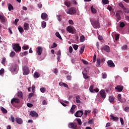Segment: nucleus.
I'll use <instances>...</instances> for the list:
<instances>
[{"mask_svg":"<svg viewBox=\"0 0 129 129\" xmlns=\"http://www.w3.org/2000/svg\"><path fill=\"white\" fill-rule=\"evenodd\" d=\"M91 24L95 29H99L100 28V24H99V21L93 20L91 21Z\"/></svg>","mask_w":129,"mask_h":129,"instance_id":"obj_1","label":"nucleus"},{"mask_svg":"<svg viewBox=\"0 0 129 129\" xmlns=\"http://www.w3.org/2000/svg\"><path fill=\"white\" fill-rule=\"evenodd\" d=\"M23 75H29L30 74V70H29V67L27 66H24L23 67Z\"/></svg>","mask_w":129,"mask_h":129,"instance_id":"obj_2","label":"nucleus"},{"mask_svg":"<svg viewBox=\"0 0 129 129\" xmlns=\"http://www.w3.org/2000/svg\"><path fill=\"white\" fill-rule=\"evenodd\" d=\"M13 49L16 53L20 52L21 50H22V47L20 46L19 44H15L13 45Z\"/></svg>","mask_w":129,"mask_h":129,"instance_id":"obj_3","label":"nucleus"},{"mask_svg":"<svg viewBox=\"0 0 129 129\" xmlns=\"http://www.w3.org/2000/svg\"><path fill=\"white\" fill-rule=\"evenodd\" d=\"M18 70L19 66H18V64H13L10 69V71H11V72L17 73Z\"/></svg>","mask_w":129,"mask_h":129,"instance_id":"obj_4","label":"nucleus"},{"mask_svg":"<svg viewBox=\"0 0 129 129\" xmlns=\"http://www.w3.org/2000/svg\"><path fill=\"white\" fill-rule=\"evenodd\" d=\"M67 14H69V15H74V14H76V9L74 7H71L69 9V11L67 12Z\"/></svg>","mask_w":129,"mask_h":129,"instance_id":"obj_5","label":"nucleus"},{"mask_svg":"<svg viewBox=\"0 0 129 129\" xmlns=\"http://www.w3.org/2000/svg\"><path fill=\"white\" fill-rule=\"evenodd\" d=\"M0 20H1L2 24H3V25H6V24H8V20L7 19V18L5 17V16L0 15Z\"/></svg>","mask_w":129,"mask_h":129,"instance_id":"obj_6","label":"nucleus"},{"mask_svg":"<svg viewBox=\"0 0 129 129\" xmlns=\"http://www.w3.org/2000/svg\"><path fill=\"white\" fill-rule=\"evenodd\" d=\"M68 127L72 129L77 128V123L76 122H70L68 124Z\"/></svg>","mask_w":129,"mask_h":129,"instance_id":"obj_7","label":"nucleus"},{"mask_svg":"<svg viewBox=\"0 0 129 129\" xmlns=\"http://www.w3.org/2000/svg\"><path fill=\"white\" fill-rule=\"evenodd\" d=\"M120 15H122V11L120 10L117 11L116 13V17L117 20H118V21H120V20H121V18L120 17Z\"/></svg>","mask_w":129,"mask_h":129,"instance_id":"obj_8","label":"nucleus"},{"mask_svg":"<svg viewBox=\"0 0 129 129\" xmlns=\"http://www.w3.org/2000/svg\"><path fill=\"white\" fill-rule=\"evenodd\" d=\"M82 115H83V111L82 110H78L75 113L76 117H81Z\"/></svg>","mask_w":129,"mask_h":129,"instance_id":"obj_9","label":"nucleus"},{"mask_svg":"<svg viewBox=\"0 0 129 129\" xmlns=\"http://www.w3.org/2000/svg\"><path fill=\"white\" fill-rule=\"evenodd\" d=\"M67 32L70 33L71 34H74V32L75 31V29H73L71 26H68L67 27Z\"/></svg>","mask_w":129,"mask_h":129,"instance_id":"obj_10","label":"nucleus"},{"mask_svg":"<svg viewBox=\"0 0 129 129\" xmlns=\"http://www.w3.org/2000/svg\"><path fill=\"white\" fill-rule=\"evenodd\" d=\"M108 66L109 67H111V68H113V67H115V65L113 63V61L111 60H109L107 61Z\"/></svg>","mask_w":129,"mask_h":129,"instance_id":"obj_11","label":"nucleus"},{"mask_svg":"<svg viewBox=\"0 0 129 129\" xmlns=\"http://www.w3.org/2000/svg\"><path fill=\"white\" fill-rule=\"evenodd\" d=\"M30 114L32 117H38V116H39V114H38L37 113L34 111H31Z\"/></svg>","mask_w":129,"mask_h":129,"instance_id":"obj_12","label":"nucleus"},{"mask_svg":"<svg viewBox=\"0 0 129 129\" xmlns=\"http://www.w3.org/2000/svg\"><path fill=\"white\" fill-rule=\"evenodd\" d=\"M115 89L118 91V92H121L122 91V90L123 89V86H117Z\"/></svg>","mask_w":129,"mask_h":129,"instance_id":"obj_13","label":"nucleus"},{"mask_svg":"<svg viewBox=\"0 0 129 129\" xmlns=\"http://www.w3.org/2000/svg\"><path fill=\"white\" fill-rule=\"evenodd\" d=\"M110 119L111 120H113V121H118V117H115L113 116V115H110Z\"/></svg>","mask_w":129,"mask_h":129,"instance_id":"obj_14","label":"nucleus"},{"mask_svg":"<svg viewBox=\"0 0 129 129\" xmlns=\"http://www.w3.org/2000/svg\"><path fill=\"white\" fill-rule=\"evenodd\" d=\"M100 94L103 98H105L106 97V94L105 93V91L104 90H101L100 92Z\"/></svg>","mask_w":129,"mask_h":129,"instance_id":"obj_15","label":"nucleus"},{"mask_svg":"<svg viewBox=\"0 0 129 129\" xmlns=\"http://www.w3.org/2000/svg\"><path fill=\"white\" fill-rule=\"evenodd\" d=\"M37 54L40 56L41 54H42V52H43V48L41 46H38L37 47Z\"/></svg>","mask_w":129,"mask_h":129,"instance_id":"obj_16","label":"nucleus"},{"mask_svg":"<svg viewBox=\"0 0 129 129\" xmlns=\"http://www.w3.org/2000/svg\"><path fill=\"white\" fill-rule=\"evenodd\" d=\"M14 102H15V103H20V99H19L18 98H13L11 100L12 104H13V103H14Z\"/></svg>","mask_w":129,"mask_h":129,"instance_id":"obj_17","label":"nucleus"},{"mask_svg":"<svg viewBox=\"0 0 129 129\" xmlns=\"http://www.w3.org/2000/svg\"><path fill=\"white\" fill-rule=\"evenodd\" d=\"M16 121L18 124H23V119L21 118L17 117L16 118Z\"/></svg>","mask_w":129,"mask_h":129,"instance_id":"obj_18","label":"nucleus"},{"mask_svg":"<svg viewBox=\"0 0 129 129\" xmlns=\"http://www.w3.org/2000/svg\"><path fill=\"white\" fill-rule=\"evenodd\" d=\"M103 49L104 51L107 52V53H109L110 52V48L108 46V45L104 46Z\"/></svg>","mask_w":129,"mask_h":129,"instance_id":"obj_19","label":"nucleus"},{"mask_svg":"<svg viewBox=\"0 0 129 129\" xmlns=\"http://www.w3.org/2000/svg\"><path fill=\"white\" fill-rule=\"evenodd\" d=\"M41 18L42 20H46L48 18V15L46 13H43L41 14Z\"/></svg>","mask_w":129,"mask_h":129,"instance_id":"obj_20","label":"nucleus"},{"mask_svg":"<svg viewBox=\"0 0 129 129\" xmlns=\"http://www.w3.org/2000/svg\"><path fill=\"white\" fill-rule=\"evenodd\" d=\"M76 108V105H73L71 109L70 110V112H71V113L72 114H73V113H74V112H75V109Z\"/></svg>","mask_w":129,"mask_h":129,"instance_id":"obj_21","label":"nucleus"},{"mask_svg":"<svg viewBox=\"0 0 129 129\" xmlns=\"http://www.w3.org/2000/svg\"><path fill=\"white\" fill-rule=\"evenodd\" d=\"M59 86H63L64 87H66V88H69V87H68V85L62 82H59Z\"/></svg>","mask_w":129,"mask_h":129,"instance_id":"obj_22","label":"nucleus"},{"mask_svg":"<svg viewBox=\"0 0 129 129\" xmlns=\"http://www.w3.org/2000/svg\"><path fill=\"white\" fill-rule=\"evenodd\" d=\"M115 98L113 97V96H110L109 97V102L111 103H113V102L114 101Z\"/></svg>","mask_w":129,"mask_h":129,"instance_id":"obj_23","label":"nucleus"},{"mask_svg":"<svg viewBox=\"0 0 129 129\" xmlns=\"http://www.w3.org/2000/svg\"><path fill=\"white\" fill-rule=\"evenodd\" d=\"M24 29L25 31H27V30H29V24H28V23L24 24Z\"/></svg>","mask_w":129,"mask_h":129,"instance_id":"obj_24","label":"nucleus"},{"mask_svg":"<svg viewBox=\"0 0 129 129\" xmlns=\"http://www.w3.org/2000/svg\"><path fill=\"white\" fill-rule=\"evenodd\" d=\"M64 5H65V6L68 7V8H70V6L71 5V2H70V1H66V2H64Z\"/></svg>","mask_w":129,"mask_h":129,"instance_id":"obj_25","label":"nucleus"},{"mask_svg":"<svg viewBox=\"0 0 129 129\" xmlns=\"http://www.w3.org/2000/svg\"><path fill=\"white\" fill-rule=\"evenodd\" d=\"M33 76L34 78H39V77H40V73H39L38 72H35L33 74Z\"/></svg>","mask_w":129,"mask_h":129,"instance_id":"obj_26","label":"nucleus"},{"mask_svg":"<svg viewBox=\"0 0 129 129\" xmlns=\"http://www.w3.org/2000/svg\"><path fill=\"white\" fill-rule=\"evenodd\" d=\"M17 96L20 98H22L23 97V92H22V91H19L17 93Z\"/></svg>","mask_w":129,"mask_h":129,"instance_id":"obj_27","label":"nucleus"},{"mask_svg":"<svg viewBox=\"0 0 129 129\" xmlns=\"http://www.w3.org/2000/svg\"><path fill=\"white\" fill-rule=\"evenodd\" d=\"M1 110L3 113H8V110H7V109H6L3 107H1Z\"/></svg>","mask_w":129,"mask_h":129,"instance_id":"obj_28","label":"nucleus"},{"mask_svg":"<svg viewBox=\"0 0 129 129\" xmlns=\"http://www.w3.org/2000/svg\"><path fill=\"white\" fill-rule=\"evenodd\" d=\"M100 63H101L100 58H97V64H96L97 67H99L100 66Z\"/></svg>","mask_w":129,"mask_h":129,"instance_id":"obj_29","label":"nucleus"},{"mask_svg":"<svg viewBox=\"0 0 129 129\" xmlns=\"http://www.w3.org/2000/svg\"><path fill=\"white\" fill-rule=\"evenodd\" d=\"M91 10L92 14H96V9L93 7V6H92L91 7Z\"/></svg>","mask_w":129,"mask_h":129,"instance_id":"obj_30","label":"nucleus"},{"mask_svg":"<svg viewBox=\"0 0 129 129\" xmlns=\"http://www.w3.org/2000/svg\"><path fill=\"white\" fill-rule=\"evenodd\" d=\"M8 10L10 11H12V10H14V7H13V5H12V4H9L8 5Z\"/></svg>","mask_w":129,"mask_h":129,"instance_id":"obj_31","label":"nucleus"},{"mask_svg":"<svg viewBox=\"0 0 129 129\" xmlns=\"http://www.w3.org/2000/svg\"><path fill=\"white\" fill-rule=\"evenodd\" d=\"M117 99H118V101H119L120 102H122L121 94H118Z\"/></svg>","mask_w":129,"mask_h":129,"instance_id":"obj_32","label":"nucleus"},{"mask_svg":"<svg viewBox=\"0 0 129 129\" xmlns=\"http://www.w3.org/2000/svg\"><path fill=\"white\" fill-rule=\"evenodd\" d=\"M46 26H47V23L45 21H43L41 23V27L42 28H46Z\"/></svg>","mask_w":129,"mask_h":129,"instance_id":"obj_33","label":"nucleus"},{"mask_svg":"<svg viewBox=\"0 0 129 129\" xmlns=\"http://www.w3.org/2000/svg\"><path fill=\"white\" fill-rule=\"evenodd\" d=\"M76 120H77L79 125H81L82 124V122L81 121V119L79 118H76Z\"/></svg>","mask_w":129,"mask_h":129,"instance_id":"obj_34","label":"nucleus"},{"mask_svg":"<svg viewBox=\"0 0 129 129\" xmlns=\"http://www.w3.org/2000/svg\"><path fill=\"white\" fill-rule=\"evenodd\" d=\"M84 49H85V46H83L81 47V49L80 50V54H82L84 52Z\"/></svg>","mask_w":129,"mask_h":129,"instance_id":"obj_35","label":"nucleus"},{"mask_svg":"<svg viewBox=\"0 0 129 129\" xmlns=\"http://www.w3.org/2000/svg\"><path fill=\"white\" fill-rule=\"evenodd\" d=\"M55 36H56L57 38H58V39L62 40V37H61V35H60V33H59V32H56Z\"/></svg>","mask_w":129,"mask_h":129,"instance_id":"obj_36","label":"nucleus"},{"mask_svg":"<svg viewBox=\"0 0 129 129\" xmlns=\"http://www.w3.org/2000/svg\"><path fill=\"white\" fill-rule=\"evenodd\" d=\"M56 17H57V20L58 22H61V21H62V16L59 15H57Z\"/></svg>","mask_w":129,"mask_h":129,"instance_id":"obj_37","label":"nucleus"},{"mask_svg":"<svg viewBox=\"0 0 129 129\" xmlns=\"http://www.w3.org/2000/svg\"><path fill=\"white\" fill-rule=\"evenodd\" d=\"M85 41V37H84V35H82L80 37V41L82 42Z\"/></svg>","mask_w":129,"mask_h":129,"instance_id":"obj_38","label":"nucleus"},{"mask_svg":"<svg viewBox=\"0 0 129 129\" xmlns=\"http://www.w3.org/2000/svg\"><path fill=\"white\" fill-rule=\"evenodd\" d=\"M83 75L84 78H85V79H88V78H89V77H88V76H87V74H86V73L84 74L83 72Z\"/></svg>","mask_w":129,"mask_h":129,"instance_id":"obj_39","label":"nucleus"},{"mask_svg":"<svg viewBox=\"0 0 129 129\" xmlns=\"http://www.w3.org/2000/svg\"><path fill=\"white\" fill-rule=\"evenodd\" d=\"M40 90L42 93H44L46 92V89L44 87L41 88Z\"/></svg>","mask_w":129,"mask_h":129,"instance_id":"obj_40","label":"nucleus"},{"mask_svg":"<svg viewBox=\"0 0 129 129\" xmlns=\"http://www.w3.org/2000/svg\"><path fill=\"white\" fill-rule=\"evenodd\" d=\"M18 30H19L20 33H23V32H24V29L22 28V27L21 26L18 27Z\"/></svg>","mask_w":129,"mask_h":129,"instance_id":"obj_41","label":"nucleus"},{"mask_svg":"<svg viewBox=\"0 0 129 129\" xmlns=\"http://www.w3.org/2000/svg\"><path fill=\"white\" fill-rule=\"evenodd\" d=\"M102 2L104 4V5H107L109 3V1H108V0H102Z\"/></svg>","mask_w":129,"mask_h":129,"instance_id":"obj_42","label":"nucleus"},{"mask_svg":"<svg viewBox=\"0 0 129 129\" xmlns=\"http://www.w3.org/2000/svg\"><path fill=\"white\" fill-rule=\"evenodd\" d=\"M14 56H16V52H15L14 51H12L10 53V57H14Z\"/></svg>","mask_w":129,"mask_h":129,"instance_id":"obj_43","label":"nucleus"},{"mask_svg":"<svg viewBox=\"0 0 129 129\" xmlns=\"http://www.w3.org/2000/svg\"><path fill=\"white\" fill-rule=\"evenodd\" d=\"M89 90L90 92H94V90H93V85H91L89 88Z\"/></svg>","mask_w":129,"mask_h":129,"instance_id":"obj_44","label":"nucleus"},{"mask_svg":"<svg viewBox=\"0 0 129 129\" xmlns=\"http://www.w3.org/2000/svg\"><path fill=\"white\" fill-rule=\"evenodd\" d=\"M119 39V34H115V41H117Z\"/></svg>","mask_w":129,"mask_h":129,"instance_id":"obj_45","label":"nucleus"},{"mask_svg":"<svg viewBox=\"0 0 129 129\" xmlns=\"http://www.w3.org/2000/svg\"><path fill=\"white\" fill-rule=\"evenodd\" d=\"M123 10H124V13H125V14L129 13V9L128 8H125V7L124 9H123Z\"/></svg>","mask_w":129,"mask_h":129,"instance_id":"obj_46","label":"nucleus"},{"mask_svg":"<svg viewBox=\"0 0 129 129\" xmlns=\"http://www.w3.org/2000/svg\"><path fill=\"white\" fill-rule=\"evenodd\" d=\"M102 78H103V79H105V78H106V77H107V75H106V74L105 73H102Z\"/></svg>","mask_w":129,"mask_h":129,"instance_id":"obj_47","label":"nucleus"},{"mask_svg":"<svg viewBox=\"0 0 129 129\" xmlns=\"http://www.w3.org/2000/svg\"><path fill=\"white\" fill-rule=\"evenodd\" d=\"M119 7H120V8H121V9H122V10H123V9H124V6H123V4H122L121 3H119Z\"/></svg>","mask_w":129,"mask_h":129,"instance_id":"obj_48","label":"nucleus"},{"mask_svg":"<svg viewBox=\"0 0 129 129\" xmlns=\"http://www.w3.org/2000/svg\"><path fill=\"white\" fill-rule=\"evenodd\" d=\"M22 49H23V50H28L29 49V46L28 45L23 46L22 47Z\"/></svg>","mask_w":129,"mask_h":129,"instance_id":"obj_49","label":"nucleus"},{"mask_svg":"<svg viewBox=\"0 0 129 129\" xmlns=\"http://www.w3.org/2000/svg\"><path fill=\"white\" fill-rule=\"evenodd\" d=\"M122 50H127V45H123L121 47Z\"/></svg>","mask_w":129,"mask_h":129,"instance_id":"obj_50","label":"nucleus"},{"mask_svg":"<svg viewBox=\"0 0 129 129\" xmlns=\"http://www.w3.org/2000/svg\"><path fill=\"white\" fill-rule=\"evenodd\" d=\"M5 63H6V57H3L2 61V64H3V65H5Z\"/></svg>","mask_w":129,"mask_h":129,"instance_id":"obj_51","label":"nucleus"},{"mask_svg":"<svg viewBox=\"0 0 129 129\" xmlns=\"http://www.w3.org/2000/svg\"><path fill=\"white\" fill-rule=\"evenodd\" d=\"M73 47L74 50H75L76 51V50H77V49H78V45H77V44L74 45Z\"/></svg>","mask_w":129,"mask_h":129,"instance_id":"obj_52","label":"nucleus"},{"mask_svg":"<svg viewBox=\"0 0 129 129\" xmlns=\"http://www.w3.org/2000/svg\"><path fill=\"white\" fill-rule=\"evenodd\" d=\"M125 26V25L124 24V23L121 22L120 23V28H123Z\"/></svg>","mask_w":129,"mask_h":129,"instance_id":"obj_53","label":"nucleus"},{"mask_svg":"<svg viewBox=\"0 0 129 129\" xmlns=\"http://www.w3.org/2000/svg\"><path fill=\"white\" fill-rule=\"evenodd\" d=\"M120 123H121V124L122 125H123L124 122H123V119L121 117L120 118Z\"/></svg>","mask_w":129,"mask_h":129,"instance_id":"obj_54","label":"nucleus"},{"mask_svg":"<svg viewBox=\"0 0 129 129\" xmlns=\"http://www.w3.org/2000/svg\"><path fill=\"white\" fill-rule=\"evenodd\" d=\"M73 52V48H72V46L69 47V52L71 54Z\"/></svg>","mask_w":129,"mask_h":129,"instance_id":"obj_55","label":"nucleus"},{"mask_svg":"<svg viewBox=\"0 0 129 129\" xmlns=\"http://www.w3.org/2000/svg\"><path fill=\"white\" fill-rule=\"evenodd\" d=\"M19 21H20V20L18 18L16 19L14 22V24L15 25H18V22H19Z\"/></svg>","mask_w":129,"mask_h":129,"instance_id":"obj_56","label":"nucleus"},{"mask_svg":"<svg viewBox=\"0 0 129 129\" xmlns=\"http://www.w3.org/2000/svg\"><path fill=\"white\" fill-rule=\"evenodd\" d=\"M82 62L85 65H88V61L85 60V59H82Z\"/></svg>","mask_w":129,"mask_h":129,"instance_id":"obj_57","label":"nucleus"},{"mask_svg":"<svg viewBox=\"0 0 129 129\" xmlns=\"http://www.w3.org/2000/svg\"><path fill=\"white\" fill-rule=\"evenodd\" d=\"M11 118L12 122H15V117L13 116V115H11Z\"/></svg>","mask_w":129,"mask_h":129,"instance_id":"obj_58","label":"nucleus"},{"mask_svg":"<svg viewBox=\"0 0 129 129\" xmlns=\"http://www.w3.org/2000/svg\"><path fill=\"white\" fill-rule=\"evenodd\" d=\"M58 58H59V57H60V56H61V50H58L57 51V53Z\"/></svg>","mask_w":129,"mask_h":129,"instance_id":"obj_59","label":"nucleus"},{"mask_svg":"<svg viewBox=\"0 0 129 129\" xmlns=\"http://www.w3.org/2000/svg\"><path fill=\"white\" fill-rule=\"evenodd\" d=\"M4 72H5V69H2L0 70V75H3Z\"/></svg>","mask_w":129,"mask_h":129,"instance_id":"obj_60","label":"nucleus"},{"mask_svg":"<svg viewBox=\"0 0 129 129\" xmlns=\"http://www.w3.org/2000/svg\"><path fill=\"white\" fill-rule=\"evenodd\" d=\"M93 62H95V61H96V55L94 54L93 57Z\"/></svg>","mask_w":129,"mask_h":129,"instance_id":"obj_61","label":"nucleus"},{"mask_svg":"<svg viewBox=\"0 0 129 129\" xmlns=\"http://www.w3.org/2000/svg\"><path fill=\"white\" fill-rule=\"evenodd\" d=\"M27 106H28V107H33V105L31 103H28Z\"/></svg>","mask_w":129,"mask_h":129,"instance_id":"obj_62","label":"nucleus"},{"mask_svg":"<svg viewBox=\"0 0 129 129\" xmlns=\"http://www.w3.org/2000/svg\"><path fill=\"white\" fill-rule=\"evenodd\" d=\"M56 47H57V44L54 42L53 45L51 46V48H56Z\"/></svg>","mask_w":129,"mask_h":129,"instance_id":"obj_63","label":"nucleus"},{"mask_svg":"<svg viewBox=\"0 0 129 129\" xmlns=\"http://www.w3.org/2000/svg\"><path fill=\"white\" fill-rule=\"evenodd\" d=\"M93 113H94V114H96V113H97V109H94Z\"/></svg>","mask_w":129,"mask_h":129,"instance_id":"obj_64","label":"nucleus"}]
</instances>
